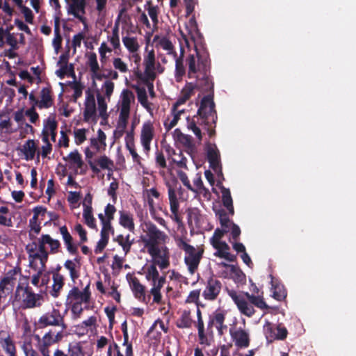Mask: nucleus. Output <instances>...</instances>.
<instances>
[{
  "label": "nucleus",
  "mask_w": 356,
  "mask_h": 356,
  "mask_svg": "<svg viewBox=\"0 0 356 356\" xmlns=\"http://www.w3.org/2000/svg\"><path fill=\"white\" fill-rule=\"evenodd\" d=\"M196 56L190 54L186 63L188 77L197 79L195 88L202 93H207L200 101L197 114L187 118V127L191 130L199 140L202 138V131L198 126H203L210 138L216 134L215 128L218 119L214 97V83L210 74L211 60L207 47L201 44H195Z\"/></svg>",
  "instance_id": "1"
},
{
  "label": "nucleus",
  "mask_w": 356,
  "mask_h": 356,
  "mask_svg": "<svg viewBox=\"0 0 356 356\" xmlns=\"http://www.w3.org/2000/svg\"><path fill=\"white\" fill-rule=\"evenodd\" d=\"M29 276H24V281L19 282L13 296L12 303L23 309L40 307L44 300L40 293H36L29 286Z\"/></svg>",
  "instance_id": "2"
},
{
  "label": "nucleus",
  "mask_w": 356,
  "mask_h": 356,
  "mask_svg": "<svg viewBox=\"0 0 356 356\" xmlns=\"http://www.w3.org/2000/svg\"><path fill=\"white\" fill-rule=\"evenodd\" d=\"M227 293L239 312L248 317H252L254 314V306L261 309L269 308L262 296L250 294L248 292L238 293L234 290H228Z\"/></svg>",
  "instance_id": "3"
},
{
  "label": "nucleus",
  "mask_w": 356,
  "mask_h": 356,
  "mask_svg": "<svg viewBox=\"0 0 356 356\" xmlns=\"http://www.w3.org/2000/svg\"><path fill=\"white\" fill-rule=\"evenodd\" d=\"M178 245L186 252L184 262L188 267L189 273L191 275L194 274L200 263L204 250H200L196 251L193 246L188 244L183 238H180L178 241Z\"/></svg>",
  "instance_id": "4"
},
{
  "label": "nucleus",
  "mask_w": 356,
  "mask_h": 356,
  "mask_svg": "<svg viewBox=\"0 0 356 356\" xmlns=\"http://www.w3.org/2000/svg\"><path fill=\"white\" fill-rule=\"evenodd\" d=\"M35 339L38 341V349L42 355L50 353L49 347L58 343L63 338V331L56 332L52 330H49L47 333L44 334L42 337L35 334Z\"/></svg>",
  "instance_id": "5"
},
{
  "label": "nucleus",
  "mask_w": 356,
  "mask_h": 356,
  "mask_svg": "<svg viewBox=\"0 0 356 356\" xmlns=\"http://www.w3.org/2000/svg\"><path fill=\"white\" fill-rule=\"evenodd\" d=\"M38 324L40 327L48 326L60 327V331H63L67 327V324L65 323L64 315L61 314L59 309L55 308L42 315L38 319Z\"/></svg>",
  "instance_id": "6"
},
{
  "label": "nucleus",
  "mask_w": 356,
  "mask_h": 356,
  "mask_svg": "<svg viewBox=\"0 0 356 356\" xmlns=\"http://www.w3.org/2000/svg\"><path fill=\"white\" fill-rule=\"evenodd\" d=\"M142 226L143 231L145 234L140 236L143 243L166 241L168 238L166 234L161 231L153 222L150 221L145 222Z\"/></svg>",
  "instance_id": "7"
},
{
  "label": "nucleus",
  "mask_w": 356,
  "mask_h": 356,
  "mask_svg": "<svg viewBox=\"0 0 356 356\" xmlns=\"http://www.w3.org/2000/svg\"><path fill=\"white\" fill-rule=\"evenodd\" d=\"M221 289V282L213 276H211L205 284V288L202 292V296L206 300L214 301L219 296Z\"/></svg>",
  "instance_id": "8"
},
{
  "label": "nucleus",
  "mask_w": 356,
  "mask_h": 356,
  "mask_svg": "<svg viewBox=\"0 0 356 356\" xmlns=\"http://www.w3.org/2000/svg\"><path fill=\"white\" fill-rule=\"evenodd\" d=\"M67 13L74 15L81 23L86 25V0H70L67 1Z\"/></svg>",
  "instance_id": "9"
},
{
  "label": "nucleus",
  "mask_w": 356,
  "mask_h": 356,
  "mask_svg": "<svg viewBox=\"0 0 356 356\" xmlns=\"http://www.w3.org/2000/svg\"><path fill=\"white\" fill-rule=\"evenodd\" d=\"M135 97L132 91L129 89L122 90L120 95V111L119 117L129 118L131 102H134Z\"/></svg>",
  "instance_id": "10"
},
{
  "label": "nucleus",
  "mask_w": 356,
  "mask_h": 356,
  "mask_svg": "<svg viewBox=\"0 0 356 356\" xmlns=\"http://www.w3.org/2000/svg\"><path fill=\"white\" fill-rule=\"evenodd\" d=\"M154 136V129L151 121L143 123L140 133V143L145 152L150 150V144Z\"/></svg>",
  "instance_id": "11"
},
{
  "label": "nucleus",
  "mask_w": 356,
  "mask_h": 356,
  "mask_svg": "<svg viewBox=\"0 0 356 356\" xmlns=\"http://www.w3.org/2000/svg\"><path fill=\"white\" fill-rule=\"evenodd\" d=\"M207 159L211 169L215 172H221L220 155L215 144H209L207 145Z\"/></svg>",
  "instance_id": "12"
},
{
  "label": "nucleus",
  "mask_w": 356,
  "mask_h": 356,
  "mask_svg": "<svg viewBox=\"0 0 356 356\" xmlns=\"http://www.w3.org/2000/svg\"><path fill=\"white\" fill-rule=\"evenodd\" d=\"M60 234L62 236L66 249L70 254L76 255L78 254V244L74 243L73 237L68 231L65 225L59 228Z\"/></svg>",
  "instance_id": "13"
},
{
  "label": "nucleus",
  "mask_w": 356,
  "mask_h": 356,
  "mask_svg": "<svg viewBox=\"0 0 356 356\" xmlns=\"http://www.w3.org/2000/svg\"><path fill=\"white\" fill-rule=\"evenodd\" d=\"M54 356H86L83 346L80 342L70 343L66 351L56 349Z\"/></svg>",
  "instance_id": "14"
},
{
  "label": "nucleus",
  "mask_w": 356,
  "mask_h": 356,
  "mask_svg": "<svg viewBox=\"0 0 356 356\" xmlns=\"http://www.w3.org/2000/svg\"><path fill=\"white\" fill-rule=\"evenodd\" d=\"M188 34L191 36V39L194 42V48L195 49L196 44H201L203 47H206L205 44L203 42V38L200 33L198 29L197 23L194 16H193L188 21L186 25Z\"/></svg>",
  "instance_id": "15"
},
{
  "label": "nucleus",
  "mask_w": 356,
  "mask_h": 356,
  "mask_svg": "<svg viewBox=\"0 0 356 356\" xmlns=\"http://www.w3.org/2000/svg\"><path fill=\"white\" fill-rule=\"evenodd\" d=\"M168 192L170 211L172 212L171 218L175 222L178 223L181 222V219L179 214V204L177 197L176 191L171 186L169 185Z\"/></svg>",
  "instance_id": "16"
},
{
  "label": "nucleus",
  "mask_w": 356,
  "mask_h": 356,
  "mask_svg": "<svg viewBox=\"0 0 356 356\" xmlns=\"http://www.w3.org/2000/svg\"><path fill=\"white\" fill-rule=\"evenodd\" d=\"M38 108L40 109L49 108L54 105V100L51 86L42 88L40 91V100H39Z\"/></svg>",
  "instance_id": "17"
},
{
  "label": "nucleus",
  "mask_w": 356,
  "mask_h": 356,
  "mask_svg": "<svg viewBox=\"0 0 356 356\" xmlns=\"http://www.w3.org/2000/svg\"><path fill=\"white\" fill-rule=\"evenodd\" d=\"M119 224L123 228L131 233L135 232V223L134 215L129 211L122 210L119 211Z\"/></svg>",
  "instance_id": "18"
},
{
  "label": "nucleus",
  "mask_w": 356,
  "mask_h": 356,
  "mask_svg": "<svg viewBox=\"0 0 356 356\" xmlns=\"http://www.w3.org/2000/svg\"><path fill=\"white\" fill-rule=\"evenodd\" d=\"M230 334L236 346L239 348H247L249 346V334L245 330L240 328L233 332L230 331Z\"/></svg>",
  "instance_id": "19"
},
{
  "label": "nucleus",
  "mask_w": 356,
  "mask_h": 356,
  "mask_svg": "<svg viewBox=\"0 0 356 356\" xmlns=\"http://www.w3.org/2000/svg\"><path fill=\"white\" fill-rule=\"evenodd\" d=\"M88 65L90 67V72L92 74V79L101 81L104 78H108V75H105L104 74H101L98 72L99 70V66L97 60V55L94 52L91 53L88 57Z\"/></svg>",
  "instance_id": "20"
},
{
  "label": "nucleus",
  "mask_w": 356,
  "mask_h": 356,
  "mask_svg": "<svg viewBox=\"0 0 356 356\" xmlns=\"http://www.w3.org/2000/svg\"><path fill=\"white\" fill-rule=\"evenodd\" d=\"M113 241L116 242L122 248L127 255L131 251V246L135 243V238H131V235L128 234L126 236L118 234L113 238Z\"/></svg>",
  "instance_id": "21"
},
{
  "label": "nucleus",
  "mask_w": 356,
  "mask_h": 356,
  "mask_svg": "<svg viewBox=\"0 0 356 356\" xmlns=\"http://www.w3.org/2000/svg\"><path fill=\"white\" fill-rule=\"evenodd\" d=\"M53 284L50 294L54 298H58L60 296V291L65 285V277L60 273H56L52 275Z\"/></svg>",
  "instance_id": "22"
},
{
  "label": "nucleus",
  "mask_w": 356,
  "mask_h": 356,
  "mask_svg": "<svg viewBox=\"0 0 356 356\" xmlns=\"http://www.w3.org/2000/svg\"><path fill=\"white\" fill-rule=\"evenodd\" d=\"M214 323L215 327H216L218 334L222 335L224 332L227 329V326L224 324L225 320V314L223 312L221 311H216L211 315Z\"/></svg>",
  "instance_id": "23"
},
{
  "label": "nucleus",
  "mask_w": 356,
  "mask_h": 356,
  "mask_svg": "<svg viewBox=\"0 0 356 356\" xmlns=\"http://www.w3.org/2000/svg\"><path fill=\"white\" fill-rule=\"evenodd\" d=\"M75 302H80L81 303L89 302L88 300H86L82 292L76 286H74L69 291L66 298V305H70Z\"/></svg>",
  "instance_id": "24"
},
{
  "label": "nucleus",
  "mask_w": 356,
  "mask_h": 356,
  "mask_svg": "<svg viewBox=\"0 0 356 356\" xmlns=\"http://www.w3.org/2000/svg\"><path fill=\"white\" fill-rule=\"evenodd\" d=\"M220 191L222 193V202L223 206L227 209L230 215H234V209L233 206V200L231 195V193L229 188H225L222 186L220 187Z\"/></svg>",
  "instance_id": "25"
},
{
  "label": "nucleus",
  "mask_w": 356,
  "mask_h": 356,
  "mask_svg": "<svg viewBox=\"0 0 356 356\" xmlns=\"http://www.w3.org/2000/svg\"><path fill=\"white\" fill-rule=\"evenodd\" d=\"M0 346L6 355L1 356H17L15 343L12 337H7L3 341H0Z\"/></svg>",
  "instance_id": "26"
},
{
  "label": "nucleus",
  "mask_w": 356,
  "mask_h": 356,
  "mask_svg": "<svg viewBox=\"0 0 356 356\" xmlns=\"http://www.w3.org/2000/svg\"><path fill=\"white\" fill-rule=\"evenodd\" d=\"M153 264L161 269H166L170 266V254L168 250L165 247L162 252L153 260Z\"/></svg>",
  "instance_id": "27"
},
{
  "label": "nucleus",
  "mask_w": 356,
  "mask_h": 356,
  "mask_svg": "<svg viewBox=\"0 0 356 356\" xmlns=\"http://www.w3.org/2000/svg\"><path fill=\"white\" fill-rule=\"evenodd\" d=\"M21 274L20 268H14L8 270L5 276L0 280L1 283H3L12 288H14L17 280V275Z\"/></svg>",
  "instance_id": "28"
},
{
  "label": "nucleus",
  "mask_w": 356,
  "mask_h": 356,
  "mask_svg": "<svg viewBox=\"0 0 356 356\" xmlns=\"http://www.w3.org/2000/svg\"><path fill=\"white\" fill-rule=\"evenodd\" d=\"M58 124L54 118H48L42 131V141L48 142L49 133L57 131Z\"/></svg>",
  "instance_id": "29"
},
{
  "label": "nucleus",
  "mask_w": 356,
  "mask_h": 356,
  "mask_svg": "<svg viewBox=\"0 0 356 356\" xmlns=\"http://www.w3.org/2000/svg\"><path fill=\"white\" fill-rule=\"evenodd\" d=\"M22 152L26 161L33 160L35 155L36 145L33 140H28L22 146Z\"/></svg>",
  "instance_id": "30"
},
{
  "label": "nucleus",
  "mask_w": 356,
  "mask_h": 356,
  "mask_svg": "<svg viewBox=\"0 0 356 356\" xmlns=\"http://www.w3.org/2000/svg\"><path fill=\"white\" fill-rule=\"evenodd\" d=\"M184 113V109L173 111V108H171V115L173 117L172 119L170 120V118H168L163 122V125L166 131H169L177 125L178 121L180 119L181 114Z\"/></svg>",
  "instance_id": "31"
},
{
  "label": "nucleus",
  "mask_w": 356,
  "mask_h": 356,
  "mask_svg": "<svg viewBox=\"0 0 356 356\" xmlns=\"http://www.w3.org/2000/svg\"><path fill=\"white\" fill-rule=\"evenodd\" d=\"M121 330L124 338L122 345L126 346L125 356H134L133 346L132 343L129 341V334L127 330V323L126 321L122 323Z\"/></svg>",
  "instance_id": "32"
},
{
  "label": "nucleus",
  "mask_w": 356,
  "mask_h": 356,
  "mask_svg": "<svg viewBox=\"0 0 356 356\" xmlns=\"http://www.w3.org/2000/svg\"><path fill=\"white\" fill-rule=\"evenodd\" d=\"M193 322L190 312L184 310L176 321V326L180 329L190 328L192 326Z\"/></svg>",
  "instance_id": "33"
},
{
  "label": "nucleus",
  "mask_w": 356,
  "mask_h": 356,
  "mask_svg": "<svg viewBox=\"0 0 356 356\" xmlns=\"http://www.w3.org/2000/svg\"><path fill=\"white\" fill-rule=\"evenodd\" d=\"M83 217L85 220V223L92 229H97L95 218L92 214V206L88 205L86 206L84 204Z\"/></svg>",
  "instance_id": "34"
},
{
  "label": "nucleus",
  "mask_w": 356,
  "mask_h": 356,
  "mask_svg": "<svg viewBox=\"0 0 356 356\" xmlns=\"http://www.w3.org/2000/svg\"><path fill=\"white\" fill-rule=\"evenodd\" d=\"M40 238L45 245L48 244L49 245L51 253L58 252L60 248V243L58 240L52 238L49 234H42Z\"/></svg>",
  "instance_id": "35"
},
{
  "label": "nucleus",
  "mask_w": 356,
  "mask_h": 356,
  "mask_svg": "<svg viewBox=\"0 0 356 356\" xmlns=\"http://www.w3.org/2000/svg\"><path fill=\"white\" fill-rule=\"evenodd\" d=\"M48 252L45 248V244L41 240L40 238H38V252L34 253L33 254V259H38L40 260L43 266H44V263L47 261L48 259Z\"/></svg>",
  "instance_id": "36"
},
{
  "label": "nucleus",
  "mask_w": 356,
  "mask_h": 356,
  "mask_svg": "<svg viewBox=\"0 0 356 356\" xmlns=\"http://www.w3.org/2000/svg\"><path fill=\"white\" fill-rule=\"evenodd\" d=\"M65 160H67L72 165H75L77 168L81 169L84 165V162L82 159L81 155L75 149L71 152L67 158H64Z\"/></svg>",
  "instance_id": "37"
},
{
  "label": "nucleus",
  "mask_w": 356,
  "mask_h": 356,
  "mask_svg": "<svg viewBox=\"0 0 356 356\" xmlns=\"http://www.w3.org/2000/svg\"><path fill=\"white\" fill-rule=\"evenodd\" d=\"M183 51H184L181 50L180 57L177 58L176 60H175V76L177 81H181L183 76L186 73V70H185V67L184 65V60H183Z\"/></svg>",
  "instance_id": "38"
},
{
  "label": "nucleus",
  "mask_w": 356,
  "mask_h": 356,
  "mask_svg": "<svg viewBox=\"0 0 356 356\" xmlns=\"http://www.w3.org/2000/svg\"><path fill=\"white\" fill-rule=\"evenodd\" d=\"M273 283V282H272ZM273 297L278 300H284L287 295L284 286L282 284H273Z\"/></svg>",
  "instance_id": "39"
},
{
  "label": "nucleus",
  "mask_w": 356,
  "mask_h": 356,
  "mask_svg": "<svg viewBox=\"0 0 356 356\" xmlns=\"http://www.w3.org/2000/svg\"><path fill=\"white\" fill-rule=\"evenodd\" d=\"M213 210L216 216L218 217L221 227L229 230V227L233 222L230 221L227 212L223 209Z\"/></svg>",
  "instance_id": "40"
},
{
  "label": "nucleus",
  "mask_w": 356,
  "mask_h": 356,
  "mask_svg": "<svg viewBox=\"0 0 356 356\" xmlns=\"http://www.w3.org/2000/svg\"><path fill=\"white\" fill-rule=\"evenodd\" d=\"M0 225L5 227H13V220L9 214V209L6 206L0 207Z\"/></svg>",
  "instance_id": "41"
},
{
  "label": "nucleus",
  "mask_w": 356,
  "mask_h": 356,
  "mask_svg": "<svg viewBox=\"0 0 356 356\" xmlns=\"http://www.w3.org/2000/svg\"><path fill=\"white\" fill-rule=\"evenodd\" d=\"M136 74L143 83L154 81L156 76L155 69L148 67H145L143 74L140 72H138Z\"/></svg>",
  "instance_id": "42"
},
{
  "label": "nucleus",
  "mask_w": 356,
  "mask_h": 356,
  "mask_svg": "<svg viewBox=\"0 0 356 356\" xmlns=\"http://www.w3.org/2000/svg\"><path fill=\"white\" fill-rule=\"evenodd\" d=\"M128 120L129 118H127L119 117L117 128L113 132L115 138H120L124 135L127 127Z\"/></svg>",
  "instance_id": "43"
},
{
  "label": "nucleus",
  "mask_w": 356,
  "mask_h": 356,
  "mask_svg": "<svg viewBox=\"0 0 356 356\" xmlns=\"http://www.w3.org/2000/svg\"><path fill=\"white\" fill-rule=\"evenodd\" d=\"M122 42L125 47L131 53L137 52L139 49V44L137 39L134 37L125 36L122 38Z\"/></svg>",
  "instance_id": "44"
},
{
  "label": "nucleus",
  "mask_w": 356,
  "mask_h": 356,
  "mask_svg": "<svg viewBox=\"0 0 356 356\" xmlns=\"http://www.w3.org/2000/svg\"><path fill=\"white\" fill-rule=\"evenodd\" d=\"M131 286L136 298H140L145 297V287L140 284L137 277L132 279Z\"/></svg>",
  "instance_id": "45"
},
{
  "label": "nucleus",
  "mask_w": 356,
  "mask_h": 356,
  "mask_svg": "<svg viewBox=\"0 0 356 356\" xmlns=\"http://www.w3.org/2000/svg\"><path fill=\"white\" fill-rule=\"evenodd\" d=\"M165 242H149V243H143L145 247L147 249V252L152 257V258L156 259V257L159 255V254L162 252L159 247V245L161 243H164Z\"/></svg>",
  "instance_id": "46"
},
{
  "label": "nucleus",
  "mask_w": 356,
  "mask_h": 356,
  "mask_svg": "<svg viewBox=\"0 0 356 356\" xmlns=\"http://www.w3.org/2000/svg\"><path fill=\"white\" fill-rule=\"evenodd\" d=\"M158 44L164 50L168 51V54H173L175 57L177 56V53L174 50V46L172 42L166 37L161 38Z\"/></svg>",
  "instance_id": "47"
},
{
  "label": "nucleus",
  "mask_w": 356,
  "mask_h": 356,
  "mask_svg": "<svg viewBox=\"0 0 356 356\" xmlns=\"http://www.w3.org/2000/svg\"><path fill=\"white\" fill-rule=\"evenodd\" d=\"M199 343L205 346H210L213 341V331L205 333V330L198 332Z\"/></svg>",
  "instance_id": "48"
},
{
  "label": "nucleus",
  "mask_w": 356,
  "mask_h": 356,
  "mask_svg": "<svg viewBox=\"0 0 356 356\" xmlns=\"http://www.w3.org/2000/svg\"><path fill=\"white\" fill-rule=\"evenodd\" d=\"M64 267L69 270L70 276L72 281H74L79 277V273L76 270V264L72 260H66L64 263Z\"/></svg>",
  "instance_id": "49"
},
{
  "label": "nucleus",
  "mask_w": 356,
  "mask_h": 356,
  "mask_svg": "<svg viewBox=\"0 0 356 356\" xmlns=\"http://www.w3.org/2000/svg\"><path fill=\"white\" fill-rule=\"evenodd\" d=\"M159 271L156 268V266L154 264L149 266L145 272V277L148 281L154 282L157 281L159 278Z\"/></svg>",
  "instance_id": "50"
},
{
  "label": "nucleus",
  "mask_w": 356,
  "mask_h": 356,
  "mask_svg": "<svg viewBox=\"0 0 356 356\" xmlns=\"http://www.w3.org/2000/svg\"><path fill=\"white\" fill-rule=\"evenodd\" d=\"M6 41L8 45L13 49H19L18 41L14 33L10 32V29H6Z\"/></svg>",
  "instance_id": "51"
},
{
  "label": "nucleus",
  "mask_w": 356,
  "mask_h": 356,
  "mask_svg": "<svg viewBox=\"0 0 356 356\" xmlns=\"http://www.w3.org/2000/svg\"><path fill=\"white\" fill-rule=\"evenodd\" d=\"M71 306V312H72V318L74 320H76L79 318L82 314L83 309L82 307V303L80 302H75L72 304H70Z\"/></svg>",
  "instance_id": "52"
},
{
  "label": "nucleus",
  "mask_w": 356,
  "mask_h": 356,
  "mask_svg": "<svg viewBox=\"0 0 356 356\" xmlns=\"http://www.w3.org/2000/svg\"><path fill=\"white\" fill-rule=\"evenodd\" d=\"M161 332L157 327H155V325H152L149 327V330L147 332V336L152 340H154L155 342H159L161 338Z\"/></svg>",
  "instance_id": "53"
},
{
  "label": "nucleus",
  "mask_w": 356,
  "mask_h": 356,
  "mask_svg": "<svg viewBox=\"0 0 356 356\" xmlns=\"http://www.w3.org/2000/svg\"><path fill=\"white\" fill-rule=\"evenodd\" d=\"M86 131L87 130L84 128L74 131V142L77 145H81L86 140Z\"/></svg>",
  "instance_id": "54"
},
{
  "label": "nucleus",
  "mask_w": 356,
  "mask_h": 356,
  "mask_svg": "<svg viewBox=\"0 0 356 356\" xmlns=\"http://www.w3.org/2000/svg\"><path fill=\"white\" fill-rule=\"evenodd\" d=\"M264 330L268 341H273L275 340L274 339V337H276L275 330L271 323L267 321L264 326Z\"/></svg>",
  "instance_id": "55"
},
{
  "label": "nucleus",
  "mask_w": 356,
  "mask_h": 356,
  "mask_svg": "<svg viewBox=\"0 0 356 356\" xmlns=\"http://www.w3.org/2000/svg\"><path fill=\"white\" fill-rule=\"evenodd\" d=\"M136 91L138 102L143 107L148 108L147 95L145 89L144 88L137 87Z\"/></svg>",
  "instance_id": "56"
},
{
  "label": "nucleus",
  "mask_w": 356,
  "mask_h": 356,
  "mask_svg": "<svg viewBox=\"0 0 356 356\" xmlns=\"http://www.w3.org/2000/svg\"><path fill=\"white\" fill-rule=\"evenodd\" d=\"M195 88L193 83H187L181 90V95L188 100L193 95Z\"/></svg>",
  "instance_id": "57"
},
{
  "label": "nucleus",
  "mask_w": 356,
  "mask_h": 356,
  "mask_svg": "<svg viewBox=\"0 0 356 356\" xmlns=\"http://www.w3.org/2000/svg\"><path fill=\"white\" fill-rule=\"evenodd\" d=\"M147 10L148 12L149 16L150 17V18L152 21L153 25L154 26H156L159 24V19H158V16L159 14V6H155L148 7V8H147Z\"/></svg>",
  "instance_id": "58"
},
{
  "label": "nucleus",
  "mask_w": 356,
  "mask_h": 356,
  "mask_svg": "<svg viewBox=\"0 0 356 356\" xmlns=\"http://www.w3.org/2000/svg\"><path fill=\"white\" fill-rule=\"evenodd\" d=\"M217 251L214 253L216 257L223 258L228 261L233 262L236 260V256L234 254H232L229 252L228 250L216 249Z\"/></svg>",
  "instance_id": "59"
},
{
  "label": "nucleus",
  "mask_w": 356,
  "mask_h": 356,
  "mask_svg": "<svg viewBox=\"0 0 356 356\" xmlns=\"http://www.w3.org/2000/svg\"><path fill=\"white\" fill-rule=\"evenodd\" d=\"M97 163L101 167V168L104 170H110L113 166V161L108 158L106 155L101 156L97 160Z\"/></svg>",
  "instance_id": "60"
},
{
  "label": "nucleus",
  "mask_w": 356,
  "mask_h": 356,
  "mask_svg": "<svg viewBox=\"0 0 356 356\" xmlns=\"http://www.w3.org/2000/svg\"><path fill=\"white\" fill-rule=\"evenodd\" d=\"M96 115V106L85 105L83 111V120L89 122L92 118H95Z\"/></svg>",
  "instance_id": "61"
},
{
  "label": "nucleus",
  "mask_w": 356,
  "mask_h": 356,
  "mask_svg": "<svg viewBox=\"0 0 356 356\" xmlns=\"http://www.w3.org/2000/svg\"><path fill=\"white\" fill-rule=\"evenodd\" d=\"M97 319L95 316H90L87 320L83 321L80 325H78L76 327V329L81 331V330H83L81 332V334H83L85 331L87 330L88 327H91L92 325H95L96 323Z\"/></svg>",
  "instance_id": "62"
},
{
  "label": "nucleus",
  "mask_w": 356,
  "mask_h": 356,
  "mask_svg": "<svg viewBox=\"0 0 356 356\" xmlns=\"http://www.w3.org/2000/svg\"><path fill=\"white\" fill-rule=\"evenodd\" d=\"M102 225V227L101 229L100 236L104 238H109V234L111 233L112 234H114V228L111 225V222H109L107 220V222H104Z\"/></svg>",
  "instance_id": "63"
},
{
  "label": "nucleus",
  "mask_w": 356,
  "mask_h": 356,
  "mask_svg": "<svg viewBox=\"0 0 356 356\" xmlns=\"http://www.w3.org/2000/svg\"><path fill=\"white\" fill-rule=\"evenodd\" d=\"M22 348L26 356H41L36 350L33 349L31 342H24Z\"/></svg>",
  "instance_id": "64"
}]
</instances>
